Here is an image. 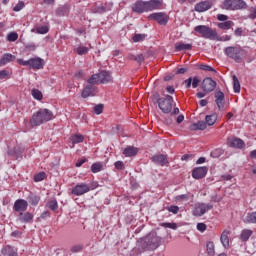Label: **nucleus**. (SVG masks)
I'll return each instance as SVG.
<instances>
[{
  "instance_id": "nucleus-58",
  "label": "nucleus",
  "mask_w": 256,
  "mask_h": 256,
  "mask_svg": "<svg viewBox=\"0 0 256 256\" xmlns=\"http://www.w3.org/2000/svg\"><path fill=\"white\" fill-rule=\"evenodd\" d=\"M114 165L119 171L125 168V164L123 163V161H116Z\"/></svg>"
},
{
  "instance_id": "nucleus-63",
  "label": "nucleus",
  "mask_w": 256,
  "mask_h": 256,
  "mask_svg": "<svg viewBox=\"0 0 256 256\" xmlns=\"http://www.w3.org/2000/svg\"><path fill=\"white\" fill-rule=\"evenodd\" d=\"M47 217H51V213L49 211H44L41 215H40V219H47Z\"/></svg>"
},
{
  "instance_id": "nucleus-29",
  "label": "nucleus",
  "mask_w": 256,
  "mask_h": 256,
  "mask_svg": "<svg viewBox=\"0 0 256 256\" xmlns=\"http://www.w3.org/2000/svg\"><path fill=\"white\" fill-rule=\"evenodd\" d=\"M137 153H139V149L133 146H128L123 150V155H125V157H135Z\"/></svg>"
},
{
  "instance_id": "nucleus-3",
  "label": "nucleus",
  "mask_w": 256,
  "mask_h": 256,
  "mask_svg": "<svg viewBox=\"0 0 256 256\" xmlns=\"http://www.w3.org/2000/svg\"><path fill=\"white\" fill-rule=\"evenodd\" d=\"M224 55L233 59L235 63H243L245 57H247V51L241 46H228L224 49Z\"/></svg>"
},
{
  "instance_id": "nucleus-31",
  "label": "nucleus",
  "mask_w": 256,
  "mask_h": 256,
  "mask_svg": "<svg viewBox=\"0 0 256 256\" xmlns=\"http://www.w3.org/2000/svg\"><path fill=\"white\" fill-rule=\"evenodd\" d=\"M191 49H193L192 44H185L183 42L175 44V51H191Z\"/></svg>"
},
{
  "instance_id": "nucleus-55",
  "label": "nucleus",
  "mask_w": 256,
  "mask_h": 256,
  "mask_svg": "<svg viewBox=\"0 0 256 256\" xmlns=\"http://www.w3.org/2000/svg\"><path fill=\"white\" fill-rule=\"evenodd\" d=\"M94 113H96V115H101V113H103V104H98L94 107Z\"/></svg>"
},
{
  "instance_id": "nucleus-56",
  "label": "nucleus",
  "mask_w": 256,
  "mask_h": 256,
  "mask_svg": "<svg viewBox=\"0 0 256 256\" xmlns=\"http://www.w3.org/2000/svg\"><path fill=\"white\" fill-rule=\"evenodd\" d=\"M196 227L197 230L200 231V233H204V231H207V225L205 223H198Z\"/></svg>"
},
{
  "instance_id": "nucleus-61",
  "label": "nucleus",
  "mask_w": 256,
  "mask_h": 256,
  "mask_svg": "<svg viewBox=\"0 0 256 256\" xmlns=\"http://www.w3.org/2000/svg\"><path fill=\"white\" fill-rule=\"evenodd\" d=\"M234 35L236 37H241L243 35V28H237L235 31H234Z\"/></svg>"
},
{
  "instance_id": "nucleus-49",
  "label": "nucleus",
  "mask_w": 256,
  "mask_h": 256,
  "mask_svg": "<svg viewBox=\"0 0 256 256\" xmlns=\"http://www.w3.org/2000/svg\"><path fill=\"white\" fill-rule=\"evenodd\" d=\"M71 253H81L83 251V245L77 244L71 247L70 249Z\"/></svg>"
},
{
  "instance_id": "nucleus-26",
  "label": "nucleus",
  "mask_w": 256,
  "mask_h": 256,
  "mask_svg": "<svg viewBox=\"0 0 256 256\" xmlns=\"http://www.w3.org/2000/svg\"><path fill=\"white\" fill-rule=\"evenodd\" d=\"M41 201V196H38L36 194L31 193L27 197V203L31 204L32 207H37L39 205V202Z\"/></svg>"
},
{
  "instance_id": "nucleus-60",
  "label": "nucleus",
  "mask_w": 256,
  "mask_h": 256,
  "mask_svg": "<svg viewBox=\"0 0 256 256\" xmlns=\"http://www.w3.org/2000/svg\"><path fill=\"white\" fill-rule=\"evenodd\" d=\"M217 19L218 21H227V19H229V16L225 15V14H218L217 15Z\"/></svg>"
},
{
  "instance_id": "nucleus-20",
  "label": "nucleus",
  "mask_w": 256,
  "mask_h": 256,
  "mask_svg": "<svg viewBox=\"0 0 256 256\" xmlns=\"http://www.w3.org/2000/svg\"><path fill=\"white\" fill-rule=\"evenodd\" d=\"M151 161L153 163H156V165H161V167H165V165L169 163V160H167V156L164 154L152 156Z\"/></svg>"
},
{
  "instance_id": "nucleus-4",
  "label": "nucleus",
  "mask_w": 256,
  "mask_h": 256,
  "mask_svg": "<svg viewBox=\"0 0 256 256\" xmlns=\"http://www.w3.org/2000/svg\"><path fill=\"white\" fill-rule=\"evenodd\" d=\"M194 31L203 37V39H209L210 41H215L218 38L217 31L213 30L211 27L206 25H198L194 27Z\"/></svg>"
},
{
  "instance_id": "nucleus-32",
  "label": "nucleus",
  "mask_w": 256,
  "mask_h": 256,
  "mask_svg": "<svg viewBox=\"0 0 256 256\" xmlns=\"http://www.w3.org/2000/svg\"><path fill=\"white\" fill-rule=\"evenodd\" d=\"M70 141L72 143V145H77L79 143H83V141H85V137L81 134H73L71 137H70Z\"/></svg>"
},
{
  "instance_id": "nucleus-15",
  "label": "nucleus",
  "mask_w": 256,
  "mask_h": 256,
  "mask_svg": "<svg viewBox=\"0 0 256 256\" xmlns=\"http://www.w3.org/2000/svg\"><path fill=\"white\" fill-rule=\"evenodd\" d=\"M163 9V0H149L146 1V11H157Z\"/></svg>"
},
{
  "instance_id": "nucleus-39",
  "label": "nucleus",
  "mask_w": 256,
  "mask_h": 256,
  "mask_svg": "<svg viewBox=\"0 0 256 256\" xmlns=\"http://www.w3.org/2000/svg\"><path fill=\"white\" fill-rule=\"evenodd\" d=\"M244 223L256 224V212H250L246 215Z\"/></svg>"
},
{
  "instance_id": "nucleus-14",
  "label": "nucleus",
  "mask_w": 256,
  "mask_h": 256,
  "mask_svg": "<svg viewBox=\"0 0 256 256\" xmlns=\"http://www.w3.org/2000/svg\"><path fill=\"white\" fill-rule=\"evenodd\" d=\"M227 145L228 147H232L233 149L245 148V142L241 140V138H237V137L227 138Z\"/></svg>"
},
{
  "instance_id": "nucleus-37",
  "label": "nucleus",
  "mask_w": 256,
  "mask_h": 256,
  "mask_svg": "<svg viewBox=\"0 0 256 256\" xmlns=\"http://www.w3.org/2000/svg\"><path fill=\"white\" fill-rule=\"evenodd\" d=\"M206 125L212 126L217 122V114L207 115L205 117Z\"/></svg>"
},
{
  "instance_id": "nucleus-17",
  "label": "nucleus",
  "mask_w": 256,
  "mask_h": 256,
  "mask_svg": "<svg viewBox=\"0 0 256 256\" xmlns=\"http://www.w3.org/2000/svg\"><path fill=\"white\" fill-rule=\"evenodd\" d=\"M209 168L207 166L194 168L192 171L193 179H203L207 175Z\"/></svg>"
},
{
  "instance_id": "nucleus-45",
  "label": "nucleus",
  "mask_w": 256,
  "mask_h": 256,
  "mask_svg": "<svg viewBox=\"0 0 256 256\" xmlns=\"http://www.w3.org/2000/svg\"><path fill=\"white\" fill-rule=\"evenodd\" d=\"M145 37H147L145 34H135L132 38V41L134 43H140V41H145Z\"/></svg>"
},
{
  "instance_id": "nucleus-6",
  "label": "nucleus",
  "mask_w": 256,
  "mask_h": 256,
  "mask_svg": "<svg viewBox=\"0 0 256 256\" xmlns=\"http://www.w3.org/2000/svg\"><path fill=\"white\" fill-rule=\"evenodd\" d=\"M158 107L162 113L169 114L173 111V96L165 95L157 100Z\"/></svg>"
},
{
  "instance_id": "nucleus-19",
  "label": "nucleus",
  "mask_w": 256,
  "mask_h": 256,
  "mask_svg": "<svg viewBox=\"0 0 256 256\" xmlns=\"http://www.w3.org/2000/svg\"><path fill=\"white\" fill-rule=\"evenodd\" d=\"M199 83H201V79H199L197 76L195 77H189L184 81V85L186 89H197L199 87Z\"/></svg>"
},
{
  "instance_id": "nucleus-34",
  "label": "nucleus",
  "mask_w": 256,
  "mask_h": 256,
  "mask_svg": "<svg viewBox=\"0 0 256 256\" xmlns=\"http://www.w3.org/2000/svg\"><path fill=\"white\" fill-rule=\"evenodd\" d=\"M38 33V35H47L49 33V27L47 26H38L36 29H32V33Z\"/></svg>"
},
{
  "instance_id": "nucleus-27",
  "label": "nucleus",
  "mask_w": 256,
  "mask_h": 256,
  "mask_svg": "<svg viewBox=\"0 0 256 256\" xmlns=\"http://www.w3.org/2000/svg\"><path fill=\"white\" fill-rule=\"evenodd\" d=\"M19 221L21 223H31V221H33V214H31V212H21L19 214Z\"/></svg>"
},
{
  "instance_id": "nucleus-7",
  "label": "nucleus",
  "mask_w": 256,
  "mask_h": 256,
  "mask_svg": "<svg viewBox=\"0 0 256 256\" xmlns=\"http://www.w3.org/2000/svg\"><path fill=\"white\" fill-rule=\"evenodd\" d=\"M224 9L228 11H239V9H247V3L243 0H225Z\"/></svg>"
},
{
  "instance_id": "nucleus-22",
  "label": "nucleus",
  "mask_w": 256,
  "mask_h": 256,
  "mask_svg": "<svg viewBox=\"0 0 256 256\" xmlns=\"http://www.w3.org/2000/svg\"><path fill=\"white\" fill-rule=\"evenodd\" d=\"M3 256H19L17 249H14L11 245H6L1 249Z\"/></svg>"
},
{
  "instance_id": "nucleus-53",
  "label": "nucleus",
  "mask_w": 256,
  "mask_h": 256,
  "mask_svg": "<svg viewBox=\"0 0 256 256\" xmlns=\"http://www.w3.org/2000/svg\"><path fill=\"white\" fill-rule=\"evenodd\" d=\"M25 7V2L23 1H19L13 8V11H15L16 13L21 11L23 8Z\"/></svg>"
},
{
  "instance_id": "nucleus-25",
  "label": "nucleus",
  "mask_w": 256,
  "mask_h": 256,
  "mask_svg": "<svg viewBox=\"0 0 256 256\" xmlns=\"http://www.w3.org/2000/svg\"><path fill=\"white\" fill-rule=\"evenodd\" d=\"M191 131H205L207 123L205 121H198L190 126Z\"/></svg>"
},
{
  "instance_id": "nucleus-35",
  "label": "nucleus",
  "mask_w": 256,
  "mask_h": 256,
  "mask_svg": "<svg viewBox=\"0 0 256 256\" xmlns=\"http://www.w3.org/2000/svg\"><path fill=\"white\" fill-rule=\"evenodd\" d=\"M234 93H241V83L236 75L232 76Z\"/></svg>"
},
{
  "instance_id": "nucleus-24",
  "label": "nucleus",
  "mask_w": 256,
  "mask_h": 256,
  "mask_svg": "<svg viewBox=\"0 0 256 256\" xmlns=\"http://www.w3.org/2000/svg\"><path fill=\"white\" fill-rule=\"evenodd\" d=\"M229 235H231V231L224 230L220 236V241L225 249L229 248Z\"/></svg>"
},
{
  "instance_id": "nucleus-47",
  "label": "nucleus",
  "mask_w": 256,
  "mask_h": 256,
  "mask_svg": "<svg viewBox=\"0 0 256 256\" xmlns=\"http://www.w3.org/2000/svg\"><path fill=\"white\" fill-rule=\"evenodd\" d=\"M76 52L78 55H87L89 53V48H87L85 46H79L76 49Z\"/></svg>"
},
{
  "instance_id": "nucleus-11",
  "label": "nucleus",
  "mask_w": 256,
  "mask_h": 256,
  "mask_svg": "<svg viewBox=\"0 0 256 256\" xmlns=\"http://www.w3.org/2000/svg\"><path fill=\"white\" fill-rule=\"evenodd\" d=\"M29 207V202L25 199H17L13 205V211L16 213H25Z\"/></svg>"
},
{
  "instance_id": "nucleus-33",
  "label": "nucleus",
  "mask_w": 256,
  "mask_h": 256,
  "mask_svg": "<svg viewBox=\"0 0 256 256\" xmlns=\"http://www.w3.org/2000/svg\"><path fill=\"white\" fill-rule=\"evenodd\" d=\"M251 235H253V230L251 229H244L240 234L241 241H249Z\"/></svg>"
},
{
  "instance_id": "nucleus-13",
  "label": "nucleus",
  "mask_w": 256,
  "mask_h": 256,
  "mask_svg": "<svg viewBox=\"0 0 256 256\" xmlns=\"http://www.w3.org/2000/svg\"><path fill=\"white\" fill-rule=\"evenodd\" d=\"M215 87H217V82L211 78H205L202 82V91H204V93L215 91Z\"/></svg>"
},
{
  "instance_id": "nucleus-9",
  "label": "nucleus",
  "mask_w": 256,
  "mask_h": 256,
  "mask_svg": "<svg viewBox=\"0 0 256 256\" xmlns=\"http://www.w3.org/2000/svg\"><path fill=\"white\" fill-rule=\"evenodd\" d=\"M93 188L89 186L87 183H79L75 187L72 188L71 193L76 197H81V195H85V193H89Z\"/></svg>"
},
{
  "instance_id": "nucleus-57",
  "label": "nucleus",
  "mask_w": 256,
  "mask_h": 256,
  "mask_svg": "<svg viewBox=\"0 0 256 256\" xmlns=\"http://www.w3.org/2000/svg\"><path fill=\"white\" fill-rule=\"evenodd\" d=\"M162 227H166L167 229H173V230L177 229V225L175 223H169V222L163 223Z\"/></svg>"
},
{
  "instance_id": "nucleus-40",
  "label": "nucleus",
  "mask_w": 256,
  "mask_h": 256,
  "mask_svg": "<svg viewBox=\"0 0 256 256\" xmlns=\"http://www.w3.org/2000/svg\"><path fill=\"white\" fill-rule=\"evenodd\" d=\"M46 207L51 211H57L59 209V203L55 199L49 200L46 204Z\"/></svg>"
},
{
  "instance_id": "nucleus-51",
  "label": "nucleus",
  "mask_w": 256,
  "mask_h": 256,
  "mask_svg": "<svg viewBox=\"0 0 256 256\" xmlns=\"http://www.w3.org/2000/svg\"><path fill=\"white\" fill-rule=\"evenodd\" d=\"M74 77L78 81H81V79H85V71L79 70V71L75 72Z\"/></svg>"
},
{
  "instance_id": "nucleus-44",
  "label": "nucleus",
  "mask_w": 256,
  "mask_h": 256,
  "mask_svg": "<svg viewBox=\"0 0 256 256\" xmlns=\"http://www.w3.org/2000/svg\"><path fill=\"white\" fill-rule=\"evenodd\" d=\"M91 171L92 173H99L100 171H103V164L100 162L92 164Z\"/></svg>"
},
{
  "instance_id": "nucleus-12",
  "label": "nucleus",
  "mask_w": 256,
  "mask_h": 256,
  "mask_svg": "<svg viewBox=\"0 0 256 256\" xmlns=\"http://www.w3.org/2000/svg\"><path fill=\"white\" fill-rule=\"evenodd\" d=\"M97 95V86L93 84L85 85L82 89L81 97L87 99L88 97H95Z\"/></svg>"
},
{
  "instance_id": "nucleus-59",
  "label": "nucleus",
  "mask_w": 256,
  "mask_h": 256,
  "mask_svg": "<svg viewBox=\"0 0 256 256\" xmlns=\"http://www.w3.org/2000/svg\"><path fill=\"white\" fill-rule=\"evenodd\" d=\"M9 77V71L1 70L0 71V79H7Z\"/></svg>"
},
{
  "instance_id": "nucleus-64",
  "label": "nucleus",
  "mask_w": 256,
  "mask_h": 256,
  "mask_svg": "<svg viewBox=\"0 0 256 256\" xmlns=\"http://www.w3.org/2000/svg\"><path fill=\"white\" fill-rule=\"evenodd\" d=\"M250 19H256V6L251 8Z\"/></svg>"
},
{
  "instance_id": "nucleus-52",
  "label": "nucleus",
  "mask_w": 256,
  "mask_h": 256,
  "mask_svg": "<svg viewBox=\"0 0 256 256\" xmlns=\"http://www.w3.org/2000/svg\"><path fill=\"white\" fill-rule=\"evenodd\" d=\"M199 69H201L202 71H208V72H213L215 73V69L207 64H201L199 66Z\"/></svg>"
},
{
  "instance_id": "nucleus-8",
  "label": "nucleus",
  "mask_w": 256,
  "mask_h": 256,
  "mask_svg": "<svg viewBox=\"0 0 256 256\" xmlns=\"http://www.w3.org/2000/svg\"><path fill=\"white\" fill-rule=\"evenodd\" d=\"M213 209L212 204H205V203H196L194 205V209L192 211V214L194 217H203L207 211H211Z\"/></svg>"
},
{
  "instance_id": "nucleus-30",
  "label": "nucleus",
  "mask_w": 256,
  "mask_h": 256,
  "mask_svg": "<svg viewBox=\"0 0 256 256\" xmlns=\"http://www.w3.org/2000/svg\"><path fill=\"white\" fill-rule=\"evenodd\" d=\"M235 26V22L231 20H226V22H220L217 24L218 29H222L223 31H229L231 27Z\"/></svg>"
},
{
  "instance_id": "nucleus-2",
  "label": "nucleus",
  "mask_w": 256,
  "mask_h": 256,
  "mask_svg": "<svg viewBox=\"0 0 256 256\" xmlns=\"http://www.w3.org/2000/svg\"><path fill=\"white\" fill-rule=\"evenodd\" d=\"M144 251H155L161 245V237L157 236V232H151L140 241Z\"/></svg>"
},
{
  "instance_id": "nucleus-28",
  "label": "nucleus",
  "mask_w": 256,
  "mask_h": 256,
  "mask_svg": "<svg viewBox=\"0 0 256 256\" xmlns=\"http://www.w3.org/2000/svg\"><path fill=\"white\" fill-rule=\"evenodd\" d=\"M15 59H16L15 55L11 53H6L0 59V66L7 65V63H11V61H15Z\"/></svg>"
},
{
  "instance_id": "nucleus-36",
  "label": "nucleus",
  "mask_w": 256,
  "mask_h": 256,
  "mask_svg": "<svg viewBox=\"0 0 256 256\" xmlns=\"http://www.w3.org/2000/svg\"><path fill=\"white\" fill-rule=\"evenodd\" d=\"M87 83L89 85H100V82H99V74H93L90 76V78L87 79Z\"/></svg>"
},
{
  "instance_id": "nucleus-43",
  "label": "nucleus",
  "mask_w": 256,
  "mask_h": 256,
  "mask_svg": "<svg viewBox=\"0 0 256 256\" xmlns=\"http://www.w3.org/2000/svg\"><path fill=\"white\" fill-rule=\"evenodd\" d=\"M31 95L37 101H41L43 99V93L39 89H32Z\"/></svg>"
},
{
  "instance_id": "nucleus-18",
  "label": "nucleus",
  "mask_w": 256,
  "mask_h": 256,
  "mask_svg": "<svg viewBox=\"0 0 256 256\" xmlns=\"http://www.w3.org/2000/svg\"><path fill=\"white\" fill-rule=\"evenodd\" d=\"M214 97L218 109H223L225 107V94L221 90H218L215 92Z\"/></svg>"
},
{
  "instance_id": "nucleus-48",
  "label": "nucleus",
  "mask_w": 256,
  "mask_h": 256,
  "mask_svg": "<svg viewBox=\"0 0 256 256\" xmlns=\"http://www.w3.org/2000/svg\"><path fill=\"white\" fill-rule=\"evenodd\" d=\"M17 39H19V34H17V32H11L7 36V40L10 42H15Z\"/></svg>"
},
{
  "instance_id": "nucleus-50",
  "label": "nucleus",
  "mask_w": 256,
  "mask_h": 256,
  "mask_svg": "<svg viewBox=\"0 0 256 256\" xmlns=\"http://www.w3.org/2000/svg\"><path fill=\"white\" fill-rule=\"evenodd\" d=\"M222 154H223V149L218 148L211 152V157H213L214 159H219V156Z\"/></svg>"
},
{
  "instance_id": "nucleus-41",
  "label": "nucleus",
  "mask_w": 256,
  "mask_h": 256,
  "mask_svg": "<svg viewBox=\"0 0 256 256\" xmlns=\"http://www.w3.org/2000/svg\"><path fill=\"white\" fill-rule=\"evenodd\" d=\"M206 249L209 256H215V243H213V241L206 244Z\"/></svg>"
},
{
  "instance_id": "nucleus-23",
  "label": "nucleus",
  "mask_w": 256,
  "mask_h": 256,
  "mask_svg": "<svg viewBox=\"0 0 256 256\" xmlns=\"http://www.w3.org/2000/svg\"><path fill=\"white\" fill-rule=\"evenodd\" d=\"M209 9H211V3H209V1L200 2L195 6V11L198 13L209 11Z\"/></svg>"
},
{
  "instance_id": "nucleus-46",
  "label": "nucleus",
  "mask_w": 256,
  "mask_h": 256,
  "mask_svg": "<svg viewBox=\"0 0 256 256\" xmlns=\"http://www.w3.org/2000/svg\"><path fill=\"white\" fill-rule=\"evenodd\" d=\"M45 177H47V174H45V172H40L34 175V181L35 183H39L40 181H43Z\"/></svg>"
},
{
  "instance_id": "nucleus-10",
  "label": "nucleus",
  "mask_w": 256,
  "mask_h": 256,
  "mask_svg": "<svg viewBox=\"0 0 256 256\" xmlns=\"http://www.w3.org/2000/svg\"><path fill=\"white\" fill-rule=\"evenodd\" d=\"M148 19H152L153 21H157L159 25H166L169 21L167 14L164 12H156L152 13L148 16Z\"/></svg>"
},
{
  "instance_id": "nucleus-62",
  "label": "nucleus",
  "mask_w": 256,
  "mask_h": 256,
  "mask_svg": "<svg viewBox=\"0 0 256 256\" xmlns=\"http://www.w3.org/2000/svg\"><path fill=\"white\" fill-rule=\"evenodd\" d=\"M84 163H87V159L81 158L76 162V167H81Z\"/></svg>"
},
{
  "instance_id": "nucleus-16",
  "label": "nucleus",
  "mask_w": 256,
  "mask_h": 256,
  "mask_svg": "<svg viewBox=\"0 0 256 256\" xmlns=\"http://www.w3.org/2000/svg\"><path fill=\"white\" fill-rule=\"evenodd\" d=\"M132 11L134 13H139V14L147 13V2L143 0L136 1L132 5Z\"/></svg>"
},
{
  "instance_id": "nucleus-21",
  "label": "nucleus",
  "mask_w": 256,
  "mask_h": 256,
  "mask_svg": "<svg viewBox=\"0 0 256 256\" xmlns=\"http://www.w3.org/2000/svg\"><path fill=\"white\" fill-rule=\"evenodd\" d=\"M98 80L100 85H105L107 83H110L111 74H109V72L107 71H101L100 73H98Z\"/></svg>"
},
{
  "instance_id": "nucleus-54",
  "label": "nucleus",
  "mask_w": 256,
  "mask_h": 256,
  "mask_svg": "<svg viewBox=\"0 0 256 256\" xmlns=\"http://www.w3.org/2000/svg\"><path fill=\"white\" fill-rule=\"evenodd\" d=\"M169 213H173L174 215H177L179 213V206L171 205L167 208Z\"/></svg>"
},
{
  "instance_id": "nucleus-1",
  "label": "nucleus",
  "mask_w": 256,
  "mask_h": 256,
  "mask_svg": "<svg viewBox=\"0 0 256 256\" xmlns=\"http://www.w3.org/2000/svg\"><path fill=\"white\" fill-rule=\"evenodd\" d=\"M53 119V112L47 108H42L34 113L30 119L31 127H39Z\"/></svg>"
},
{
  "instance_id": "nucleus-38",
  "label": "nucleus",
  "mask_w": 256,
  "mask_h": 256,
  "mask_svg": "<svg viewBox=\"0 0 256 256\" xmlns=\"http://www.w3.org/2000/svg\"><path fill=\"white\" fill-rule=\"evenodd\" d=\"M128 59L130 61H136L137 63H143V61H145V57L143 56V54H139V55L129 54Z\"/></svg>"
},
{
  "instance_id": "nucleus-42",
  "label": "nucleus",
  "mask_w": 256,
  "mask_h": 256,
  "mask_svg": "<svg viewBox=\"0 0 256 256\" xmlns=\"http://www.w3.org/2000/svg\"><path fill=\"white\" fill-rule=\"evenodd\" d=\"M190 196L189 194H181L175 197V202L176 203H187L189 201Z\"/></svg>"
},
{
  "instance_id": "nucleus-5",
  "label": "nucleus",
  "mask_w": 256,
  "mask_h": 256,
  "mask_svg": "<svg viewBox=\"0 0 256 256\" xmlns=\"http://www.w3.org/2000/svg\"><path fill=\"white\" fill-rule=\"evenodd\" d=\"M17 63L19 65H23V67H30L31 69H43L45 66V60L42 58L36 57V58H30L29 60H23V59H18Z\"/></svg>"
}]
</instances>
